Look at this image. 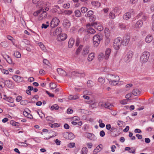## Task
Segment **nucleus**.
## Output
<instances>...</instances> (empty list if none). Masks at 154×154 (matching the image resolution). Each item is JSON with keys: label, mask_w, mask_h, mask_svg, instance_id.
<instances>
[{"label": "nucleus", "mask_w": 154, "mask_h": 154, "mask_svg": "<svg viewBox=\"0 0 154 154\" xmlns=\"http://www.w3.org/2000/svg\"><path fill=\"white\" fill-rule=\"evenodd\" d=\"M150 55V53L149 52L147 51L143 52L140 57V63L142 64L146 63L149 60Z\"/></svg>", "instance_id": "nucleus-1"}, {"label": "nucleus", "mask_w": 154, "mask_h": 154, "mask_svg": "<svg viewBox=\"0 0 154 154\" xmlns=\"http://www.w3.org/2000/svg\"><path fill=\"white\" fill-rule=\"evenodd\" d=\"M102 39L101 35L96 34L93 37V44L95 47H98L100 44V42Z\"/></svg>", "instance_id": "nucleus-2"}, {"label": "nucleus", "mask_w": 154, "mask_h": 154, "mask_svg": "<svg viewBox=\"0 0 154 154\" xmlns=\"http://www.w3.org/2000/svg\"><path fill=\"white\" fill-rule=\"evenodd\" d=\"M111 79H109V83L113 85H116L118 83L119 80V77L116 75L110 74Z\"/></svg>", "instance_id": "nucleus-3"}, {"label": "nucleus", "mask_w": 154, "mask_h": 154, "mask_svg": "<svg viewBox=\"0 0 154 154\" xmlns=\"http://www.w3.org/2000/svg\"><path fill=\"white\" fill-rule=\"evenodd\" d=\"M121 38L120 37H118L114 41L113 44L114 48L116 50L119 49L122 44Z\"/></svg>", "instance_id": "nucleus-4"}, {"label": "nucleus", "mask_w": 154, "mask_h": 154, "mask_svg": "<svg viewBox=\"0 0 154 154\" xmlns=\"http://www.w3.org/2000/svg\"><path fill=\"white\" fill-rule=\"evenodd\" d=\"M60 21L57 17H54L53 18L50 23V27L54 28L57 26L60 23Z\"/></svg>", "instance_id": "nucleus-5"}, {"label": "nucleus", "mask_w": 154, "mask_h": 154, "mask_svg": "<svg viewBox=\"0 0 154 154\" xmlns=\"http://www.w3.org/2000/svg\"><path fill=\"white\" fill-rule=\"evenodd\" d=\"M67 35L66 34L61 33L58 35L57 39L59 41H62L65 40L67 38Z\"/></svg>", "instance_id": "nucleus-6"}, {"label": "nucleus", "mask_w": 154, "mask_h": 154, "mask_svg": "<svg viewBox=\"0 0 154 154\" xmlns=\"http://www.w3.org/2000/svg\"><path fill=\"white\" fill-rule=\"evenodd\" d=\"M133 10L131 9L130 10V12L125 13L123 16L124 19L127 20L130 19L131 17V14H133Z\"/></svg>", "instance_id": "nucleus-7"}, {"label": "nucleus", "mask_w": 154, "mask_h": 154, "mask_svg": "<svg viewBox=\"0 0 154 154\" xmlns=\"http://www.w3.org/2000/svg\"><path fill=\"white\" fill-rule=\"evenodd\" d=\"M130 37L128 35H125L123 37V40L121 41L122 44L123 45H128L129 42Z\"/></svg>", "instance_id": "nucleus-8"}, {"label": "nucleus", "mask_w": 154, "mask_h": 154, "mask_svg": "<svg viewBox=\"0 0 154 154\" xmlns=\"http://www.w3.org/2000/svg\"><path fill=\"white\" fill-rule=\"evenodd\" d=\"M12 78L15 82L18 83L22 82L23 80V77L17 75H13L12 77Z\"/></svg>", "instance_id": "nucleus-9"}, {"label": "nucleus", "mask_w": 154, "mask_h": 154, "mask_svg": "<svg viewBox=\"0 0 154 154\" xmlns=\"http://www.w3.org/2000/svg\"><path fill=\"white\" fill-rule=\"evenodd\" d=\"M64 137L70 140L73 139L75 137V136L72 132H66V134L64 135Z\"/></svg>", "instance_id": "nucleus-10"}, {"label": "nucleus", "mask_w": 154, "mask_h": 154, "mask_svg": "<svg viewBox=\"0 0 154 154\" xmlns=\"http://www.w3.org/2000/svg\"><path fill=\"white\" fill-rule=\"evenodd\" d=\"M4 83L5 85L9 88H12L14 86L12 82L10 80H6Z\"/></svg>", "instance_id": "nucleus-11"}, {"label": "nucleus", "mask_w": 154, "mask_h": 154, "mask_svg": "<svg viewBox=\"0 0 154 154\" xmlns=\"http://www.w3.org/2000/svg\"><path fill=\"white\" fill-rule=\"evenodd\" d=\"M85 135L89 139L93 140H94L96 139V136L92 133H86Z\"/></svg>", "instance_id": "nucleus-12"}, {"label": "nucleus", "mask_w": 154, "mask_h": 154, "mask_svg": "<svg viewBox=\"0 0 154 154\" xmlns=\"http://www.w3.org/2000/svg\"><path fill=\"white\" fill-rule=\"evenodd\" d=\"M111 50L109 48H107L105 51V54L104 55V58L105 59H108L111 54Z\"/></svg>", "instance_id": "nucleus-13"}, {"label": "nucleus", "mask_w": 154, "mask_h": 154, "mask_svg": "<svg viewBox=\"0 0 154 154\" xmlns=\"http://www.w3.org/2000/svg\"><path fill=\"white\" fill-rule=\"evenodd\" d=\"M57 71L59 74L63 76H66L67 75L66 72L61 68H57Z\"/></svg>", "instance_id": "nucleus-14"}, {"label": "nucleus", "mask_w": 154, "mask_h": 154, "mask_svg": "<svg viewBox=\"0 0 154 154\" xmlns=\"http://www.w3.org/2000/svg\"><path fill=\"white\" fill-rule=\"evenodd\" d=\"M87 32H88V33L86 34L85 37H86L88 39L90 37V34H92L93 35L94 34L96 33V31L95 30H94L93 28H92L91 29L88 31H87Z\"/></svg>", "instance_id": "nucleus-15"}, {"label": "nucleus", "mask_w": 154, "mask_h": 154, "mask_svg": "<svg viewBox=\"0 0 154 154\" xmlns=\"http://www.w3.org/2000/svg\"><path fill=\"white\" fill-rule=\"evenodd\" d=\"M63 25L66 28H69L70 26V23L68 20H64L63 22Z\"/></svg>", "instance_id": "nucleus-16"}, {"label": "nucleus", "mask_w": 154, "mask_h": 154, "mask_svg": "<svg viewBox=\"0 0 154 154\" xmlns=\"http://www.w3.org/2000/svg\"><path fill=\"white\" fill-rule=\"evenodd\" d=\"M62 32V29L60 27H57L56 30L53 32V35L55 36L57 35H58L60 34Z\"/></svg>", "instance_id": "nucleus-17"}, {"label": "nucleus", "mask_w": 154, "mask_h": 154, "mask_svg": "<svg viewBox=\"0 0 154 154\" xmlns=\"http://www.w3.org/2000/svg\"><path fill=\"white\" fill-rule=\"evenodd\" d=\"M95 28L100 31H102L103 29V27L102 24L100 23L97 22L95 26Z\"/></svg>", "instance_id": "nucleus-18"}, {"label": "nucleus", "mask_w": 154, "mask_h": 154, "mask_svg": "<svg viewBox=\"0 0 154 154\" xmlns=\"http://www.w3.org/2000/svg\"><path fill=\"white\" fill-rule=\"evenodd\" d=\"M89 47L88 46H85L83 48L82 54L84 56L87 55L89 52Z\"/></svg>", "instance_id": "nucleus-19"}, {"label": "nucleus", "mask_w": 154, "mask_h": 154, "mask_svg": "<svg viewBox=\"0 0 154 154\" xmlns=\"http://www.w3.org/2000/svg\"><path fill=\"white\" fill-rule=\"evenodd\" d=\"M102 144H100L94 150L93 153L94 154H96L98 152L100 151L102 149Z\"/></svg>", "instance_id": "nucleus-20"}, {"label": "nucleus", "mask_w": 154, "mask_h": 154, "mask_svg": "<svg viewBox=\"0 0 154 154\" xmlns=\"http://www.w3.org/2000/svg\"><path fill=\"white\" fill-rule=\"evenodd\" d=\"M75 42V40L72 38H71L68 42V47L71 48L73 46Z\"/></svg>", "instance_id": "nucleus-21"}, {"label": "nucleus", "mask_w": 154, "mask_h": 154, "mask_svg": "<svg viewBox=\"0 0 154 154\" xmlns=\"http://www.w3.org/2000/svg\"><path fill=\"white\" fill-rule=\"evenodd\" d=\"M153 37L150 35H147L145 38V41L147 43H150L152 40Z\"/></svg>", "instance_id": "nucleus-22"}, {"label": "nucleus", "mask_w": 154, "mask_h": 154, "mask_svg": "<svg viewBox=\"0 0 154 154\" xmlns=\"http://www.w3.org/2000/svg\"><path fill=\"white\" fill-rule=\"evenodd\" d=\"M95 54L94 53H90L88 56V60L89 61H92L95 57Z\"/></svg>", "instance_id": "nucleus-23"}, {"label": "nucleus", "mask_w": 154, "mask_h": 154, "mask_svg": "<svg viewBox=\"0 0 154 154\" xmlns=\"http://www.w3.org/2000/svg\"><path fill=\"white\" fill-rule=\"evenodd\" d=\"M143 24V22L142 20H140L137 22L135 24V27L140 28L142 26Z\"/></svg>", "instance_id": "nucleus-24"}, {"label": "nucleus", "mask_w": 154, "mask_h": 154, "mask_svg": "<svg viewBox=\"0 0 154 154\" xmlns=\"http://www.w3.org/2000/svg\"><path fill=\"white\" fill-rule=\"evenodd\" d=\"M5 59L7 62L9 64H11L12 63V60L9 56L6 55Z\"/></svg>", "instance_id": "nucleus-25"}, {"label": "nucleus", "mask_w": 154, "mask_h": 154, "mask_svg": "<svg viewBox=\"0 0 154 154\" xmlns=\"http://www.w3.org/2000/svg\"><path fill=\"white\" fill-rule=\"evenodd\" d=\"M85 75V73L84 72H77L76 74V75L75 77H83Z\"/></svg>", "instance_id": "nucleus-26"}, {"label": "nucleus", "mask_w": 154, "mask_h": 154, "mask_svg": "<svg viewBox=\"0 0 154 154\" xmlns=\"http://www.w3.org/2000/svg\"><path fill=\"white\" fill-rule=\"evenodd\" d=\"M106 106L105 107L109 109H111L113 108V106L111 103H106Z\"/></svg>", "instance_id": "nucleus-27"}, {"label": "nucleus", "mask_w": 154, "mask_h": 154, "mask_svg": "<svg viewBox=\"0 0 154 154\" xmlns=\"http://www.w3.org/2000/svg\"><path fill=\"white\" fill-rule=\"evenodd\" d=\"M69 100H76L79 98V97L76 95H70L69 96Z\"/></svg>", "instance_id": "nucleus-28"}, {"label": "nucleus", "mask_w": 154, "mask_h": 154, "mask_svg": "<svg viewBox=\"0 0 154 154\" xmlns=\"http://www.w3.org/2000/svg\"><path fill=\"white\" fill-rule=\"evenodd\" d=\"M14 55L17 58H20L21 57V55L20 52L17 51L14 52Z\"/></svg>", "instance_id": "nucleus-29"}, {"label": "nucleus", "mask_w": 154, "mask_h": 154, "mask_svg": "<svg viewBox=\"0 0 154 154\" xmlns=\"http://www.w3.org/2000/svg\"><path fill=\"white\" fill-rule=\"evenodd\" d=\"M94 13L93 11L92 10L88 11L85 14V16L86 17H90L92 16Z\"/></svg>", "instance_id": "nucleus-30"}, {"label": "nucleus", "mask_w": 154, "mask_h": 154, "mask_svg": "<svg viewBox=\"0 0 154 154\" xmlns=\"http://www.w3.org/2000/svg\"><path fill=\"white\" fill-rule=\"evenodd\" d=\"M10 124L13 126L18 127L19 126V123L16 122L15 121L11 120L10 121Z\"/></svg>", "instance_id": "nucleus-31"}, {"label": "nucleus", "mask_w": 154, "mask_h": 154, "mask_svg": "<svg viewBox=\"0 0 154 154\" xmlns=\"http://www.w3.org/2000/svg\"><path fill=\"white\" fill-rule=\"evenodd\" d=\"M120 8L119 7H115L112 10V11L115 13H117L120 11Z\"/></svg>", "instance_id": "nucleus-32"}, {"label": "nucleus", "mask_w": 154, "mask_h": 154, "mask_svg": "<svg viewBox=\"0 0 154 154\" xmlns=\"http://www.w3.org/2000/svg\"><path fill=\"white\" fill-rule=\"evenodd\" d=\"M93 28L91 26H90V23H88L86 24V28H85V31L87 32L88 31L91 29Z\"/></svg>", "instance_id": "nucleus-33"}, {"label": "nucleus", "mask_w": 154, "mask_h": 154, "mask_svg": "<svg viewBox=\"0 0 154 154\" xmlns=\"http://www.w3.org/2000/svg\"><path fill=\"white\" fill-rule=\"evenodd\" d=\"M88 152V149L86 147H83L81 150V154H87Z\"/></svg>", "instance_id": "nucleus-34"}, {"label": "nucleus", "mask_w": 154, "mask_h": 154, "mask_svg": "<svg viewBox=\"0 0 154 154\" xmlns=\"http://www.w3.org/2000/svg\"><path fill=\"white\" fill-rule=\"evenodd\" d=\"M46 119L47 121H50L52 123L54 122V121L53 118L51 116H48L46 117Z\"/></svg>", "instance_id": "nucleus-35"}, {"label": "nucleus", "mask_w": 154, "mask_h": 154, "mask_svg": "<svg viewBox=\"0 0 154 154\" xmlns=\"http://www.w3.org/2000/svg\"><path fill=\"white\" fill-rule=\"evenodd\" d=\"M75 15L76 17H79L81 15V13L79 10H76L75 11Z\"/></svg>", "instance_id": "nucleus-36"}, {"label": "nucleus", "mask_w": 154, "mask_h": 154, "mask_svg": "<svg viewBox=\"0 0 154 154\" xmlns=\"http://www.w3.org/2000/svg\"><path fill=\"white\" fill-rule=\"evenodd\" d=\"M49 86L51 89H54L57 87L56 84L52 82L50 83Z\"/></svg>", "instance_id": "nucleus-37"}, {"label": "nucleus", "mask_w": 154, "mask_h": 154, "mask_svg": "<svg viewBox=\"0 0 154 154\" xmlns=\"http://www.w3.org/2000/svg\"><path fill=\"white\" fill-rule=\"evenodd\" d=\"M115 13L112 11L110 12L109 14V18L112 19H114L116 17Z\"/></svg>", "instance_id": "nucleus-38"}, {"label": "nucleus", "mask_w": 154, "mask_h": 154, "mask_svg": "<svg viewBox=\"0 0 154 154\" xmlns=\"http://www.w3.org/2000/svg\"><path fill=\"white\" fill-rule=\"evenodd\" d=\"M96 17L95 15H92L90 17L89 21L90 22H93L96 20Z\"/></svg>", "instance_id": "nucleus-39"}, {"label": "nucleus", "mask_w": 154, "mask_h": 154, "mask_svg": "<svg viewBox=\"0 0 154 154\" xmlns=\"http://www.w3.org/2000/svg\"><path fill=\"white\" fill-rule=\"evenodd\" d=\"M1 45L2 47L5 48L8 46V43L6 42H1Z\"/></svg>", "instance_id": "nucleus-40"}, {"label": "nucleus", "mask_w": 154, "mask_h": 154, "mask_svg": "<svg viewBox=\"0 0 154 154\" xmlns=\"http://www.w3.org/2000/svg\"><path fill=\"white\" fill-rule=\"evenodd\" d=\"M141 91L139 89H135V96H138L140 94Z\"/></svg>", "instance_id": "nucleus-41"}, {"label": "nucleus", "mask_w": 154, "mask_h": 154, "mask_svg": "<svg viewBox=\"0 0 154 154\" xmlns=\"http://www.w3.org/2000/svg\"><path fill=\"white\" fill-rule=\"evenodd\" d=\"M104 57V54L101 53L99 55L98 59L99 60H101L103 59Z\"/></svg>", "instance_id": "nucleus-42"}, {"label": "nucleus", "mask_w": 154, "mask_h": 154, "mask_svg": "<svg viewBox=\"0 0 154 154\" xmlns=\"http://www.w3.org/2000/svg\"><path fill=\"white\" fill-rule=\"evenodd\" d=\"M119 27L120 28L123 29H125L126 28L125 25L123 23H120L119 24Z\"/></svg>", "instance_id": "nucleus-43"}, {"label": "nucleus", "mask_w": 154, "mask_h": 154, "mask_svg": "<svg viewBox=\"0 0 154 154\" xmlns=\"http://www.w3.org/2000/svg\"><path fill=\"white\" fill-rule=\"evenodd\" d=\"M27 103V100H21L20 102V104L22 105H25Z\"/></svg>", "instance_id": "nucleus-44"}, {"label": "nucleus", "mask_w": 154, "mask_h": 154, "mask_svg": "<svg viewBox=\"0 0 154 154\" xmlns=\"http://www.w3.org/2000/svg\"><path fill=\"white\" fill-rule=\"evenodd\" d=\"M81 11L82 13H85L87 11L88 9L86 7H82L81 9Z\"/></svg>", "instance_id": "nucleus-45"}, {"label": "nucleus", "mask_w": 154, "mask_h": 154, "mask_svg": "<svg viewBox=\"0 0 154 154\" xmlns=\"http://www.w3.org/2000/svg\"><path fill=\"white\" fill-rule=\"evenodd\" d=\"M131 58H129V57L128 55L126 54L124 57L125 60V62H129Z\"/></svg>", "instance_id": "nucleus-46"}, {"label": "nucleus", "mask_w": 154, "mask_h": 154, "mask_svg": "<svg viewBox=\"0 0 154 154\" xmlns=\"http://www.w3.org/2000/svg\"><path fill=\"white\" fill-rule=\"evenodd\" d=\"M70 4L69 3H67L66 4H64L63 5V7L65 9H68L69 8Z\"/></svg>", "instance_id": "nucleus-47"}, {"label": "nucleus", "mask_w": 154, "mask_h": 154, "mask_svg": "<svg viewBox=\"0 0 154 154\" xmlns=\"http://www.w3.org/2000/svg\"><path fill=\"white\" fill-rule=\"evenodd\" d=\"M127 54L128 55V56L129 57V58H131L133 55V52L132 51H130L128 52Z\"/></svg>", "instance_id": "nucleus-48"}, {"label": "nucleus", "mask_w": 154, "mask_h": 154, "mask_svg": "<svg viewBox=\"0 0 154 154\" xmlns=\"http://www.w3.org/2000/svg\"><path fill=\"white\" fill-rule=\"evenodd\" d=\"M128 100H127V99H124L122 100H121L120 101V103L123 105H125L127 103V101Z\"/></svg>", "instance_id": "nucleus-49"}, {"label": "nucleus", "mask_w": 154, "mask_h": 154, "mask_svg": "<svg viewBox=\"0 0 154 154\" xmlns=\"http://www.w3.org/2000/svg\"><path fill=\"white\" fill-rule=\"evenodd\" d=\"M105 34L106 36H108L109 34V29L107 28H105Z\"/></svg>", "instance_id": "nucleus-50"}, {"label": "nucleus", "mask_w": 154, "mask_h": 154, "mask_svg": "<svg viewBox=\"0 0 154 154\" xmlns=\"http://www.w3.org/2000/svg\"><path fill=\"white\" fill-rule=\"evenodd\" d=\"M83 47V45H80L79 48H77L76 50V52L79 53L80 52L82 49V48Z\"/></svg>", "instance_id": "nucleus-51"}, {"label": "nucleus", "mask_w": 154, "mask_h": 154, "mask_svg": "<svg viewBox=\"0 0 154 154\" xmlns=\"http://www.w3.org/2000/svg\"><path fill=\"white\" fill-rule=\"evenodd\" d=\"M22 99V97L20 96H17L16 98V100L17 102H19L21 101Z\"/></svg>", "instance_id": "nucleus-52"}, {"label": "nucleus", "mask_w": 154, "mask_h": 154, "mask_svg": "<svg viewBox=\"0 0 154 154\" xmlns=\"http://www.w3.org/2000/svg\"><path fill=\"white\" fill-rule=\"evenodd\" d=\"M75 146V143H70L68 144V146L70 148H73Z\"/></svg>", "instance_id": "nucleus-53"}, {"label": "nucleus", "mask_w": 154, "mask_h": 154, "mask_svg": "<svg viewBox=\"0 0 154 154\" xmlns=\"http://www.w3.org/2000/svg\"><path fill=\"white\" fill-rule=\"evenodd\" d=\"M47 15V13L45 11H43L42 13L41 14V17L42 16V18L44 17L45 18Z\"/></svg>", "instance_id": "nucleus-54"}, {"label": "nucleus", "mask_w": 154, "mask_h": 154, "mask_svg": "<svg viewBox=\"0 0 154 154\" xmlns=\"http://www.w3.org/2000/svg\"><path fill=\"white\" fill-rule=\"evenodd\" d=\"M98 81L101 83H103L104 82V79L102 77H99L98 79Z\"/></svg>", "instance_id": "nucleus-55"}, {"label": "nucleus", "mask_w": 154, "mask_h": 154, "mask_svg": "<svg viewBox=\"0 0 154 154\" xmlns=\"http://www.w3.org/2000/svg\"><path fill=\"white\" fill-rule=\"evenodd\" d=\"M45 92L46 93L48 94L49 97H54V95L53 94L50 93L49 91L46 90Z\"/></svg>", "instance_id": "nucleus-56"}, {"label": "nucleus", "mask_w": 154, "mask_h": 154, "mask_svg": "<svg viewBox=\"0 0 154 154\" xmlns=\"http://www.w3.org/2000/svg\"><path fill=\"white\" fill-rule=\"evenodd\" d=\"M73 112V110L70 108H68L67 110V113L68 114H72Z\"/></svg>", "instance_id": "nucleus-57"}, {"label": "nucleus", "mask_w": 154, "mask_h": 154, "mask_svg": "<svg viewBox=\"0 0 154 154\" xmlns=\"http://www.w3.org/2000/svg\"><path fill=\"white\" fill-rule=\"evenodd\" d=\"M8 100L10 103H13L14 101V98L11 97H8L7 98Z\"/></svg>", "instance_id": "nucleus-58"}, {"label": "nucleus", "mask_w": 154, "mask_h": 154, "mask_svg": "<svg viewBox=\"0 0 154 154\" xmlns=\"http://www.w3.org/2000/svg\"><path fill=\"white\" fill-rule=\"evenodd\" d=\"M48 25H47L45 23H43L42 24L41 27L42 29L44 28L45 29H46L48 27Z\"/></svg>", "instance_id": "nucleus-59"}, {"label": "nucleus", "mask_w": 154, "mask_h": 154, "mask_svg": "<svg viewBox=\"0 0 154 154\" xmlns=\"http://www.w3.org/2000/svg\"><path fill=\"white\" fill-rule=\"evenodd\" d=\"M2 72L4 74L7 75L8 74V71L7 70H6L5 69H3L2 70Z\"/></svg>", "instance_id": "nucleus-60"}, {"label": "nucleus", "mask_w": 154, "mask_h": 154, "mask_svg": "<svg viewBox=\"0 0 154 154\" xmlns=\"http://www.w3.org/2000/svg\"><path fill=\"white\" fill-rule=\"evenodd\" d=\"M100 135L101 137H103L105 135V133L104 131L103 130L101 131L100 133Z\"/></svg>", "instance_id": "nucleus-61"}, {"label": "nucleus", "mask_w": 154, "mask_h": 154, "mask_svg": "<svg viewBox=\"0 0 154 154\" xmlns=\"http://www.w3.org/2000/svg\"><path fill=\"white\" fill-rule=\"evenodd\" d=\"M7 38L10 41H12L14 39L13 37L10 35H7Z\"/></svg>", "instance_id": "nucleus-62"}, {"label": "nucleus", "mask_w": 154, "mask_h": 154, "mask_svg": "<svg viewBox=\"0 0 154 154\" xmlns=\"http://www.w3.org/2000/svg\"><path fill=\"white\" fill-rule=\"evenodd\" d=\"M89 106L90 107H91L92 108H96V105L95 102L94 103L90 105Z\"/></svg>", "instance_id": "nucleus-63"}, {"label": "nucleus", "mask_w": 154, "mask_h": 154, "mask_svg": "<svg viewBox=\"0 0 154 154\" xmlns=\"http://www.w3.org/2000/svg\"><path fill=\"white\" fill-rule=\"evenodd\" d=\"M110 42V39L109 38H107L105 40V44L106 45H107Z\"/></svg>", "instance_id": "nucleus-64"}]
</instances>
